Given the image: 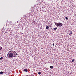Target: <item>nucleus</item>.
Masks as SVG:
<instances>
[{
  "label": "nucleus",
  "instance_id": "obj_15",
  "mask_svg": "<svg viewBox=\"0 0 76 76\" xmlns=\"http://www.w3.org/2000/svg\"><path fill=\"white\" fill-rule=\"evenodd\" d=\"M18 45H15V47H18Z\"/></svg>",
  "mask_w": 76,
  "mask_h": 76
},
{
  "label": "nucleus",
  "instance_id": "obj_13",
  "mask_svg": "<svg viewBox=\"0 0 76 76\" xmlns=\"http://www.w3.org/2000/svg\"><path fill=\"white\" fill-rule=\"evenodd\" d=\"M38 73L39 75H41V72H39Z\"/></svg>",
  "mask_w": 76,
  "mask_h": 76
},
{
  "label": "nucleus",
  "instance_id": "obj_11",
  "mask_svg": "<svg viewBox=\"0 0 76 76\" xmlns=\"http://www.w3.org/2000/svg\"><path fill=\"white\" fill-rule=\"evenodd\" d=\"M37 9H38V8L35 7L34 8V9H35V10H37Z\"/></svg>",
  "mask_w": 76,
  "mask_h": 76
},
{
  "label": "nucleus",
  "instance_id": "obj_1",
  "mask_svg": "<svg viewBox=\"0 0 76 76\" xmlns=\"http://www.w3.org/2000/svg\"><path fill=\"white\" fill-rule=\"evenodd\" d=\"M17 55V53L15 51L10 50L7 54V56L8 58H11L12 57H15Z\"/></svg>",
  "mask_w": 76,
  "mask_h": 76
},
{
  "label": "nucleus",
  "instance_id": "obj_5",
  "mask_svg": "<svg viewBox=\"0 0 76 76\" xmlns=\"http://www.w3.org/2000/svg\"><path fill=\"white\" fill-rule=\"evenodd\" d=\"M3 57H1L0 58V60H3Z\"/></svg>",
  "mask_w": 76,
  "mask_h": 76
},
{
  "label": "nucleus",
  "instance_id": "obj_10",
  "mask_svg": "<svg viewBox=\"0 0 76 76\" xmlns=\"http://www.w3.org/2000/svg\"><path fill=\"white\" fill-rule=\"evenodd\" d=\"M65 19H66V20H68V18H67V17H65Z\"/></svg>",
  "mask_w": 76,
  "mask_h": 76
},
{
  "label": "nucleus",
  "instance_id": "obj_9",
  "mask_svg": "<svg viewBox=\"0 0 76 76\" xmlns=\"http://www.w3.org/2000/svg\"><path fill=\"white\" fill-rule=\"evenodd\" d=\"M57 29V27H56V28H53L54 30H56Z\"/></svg>",
  "mask_w": 76,
  "mask_h": 76
},
{
  "label": "nucleus",
  "instance_id": "obj_16",
  "mask_svg": "<svg viewBox=\"0 0 76 76\" xmlns=\"http://www.w3.org/2000/svg\"><path fill=\"white\" fill-rule=\"evenodd\" d=\"M53 46H54V44L53 43Z\"/></svg>",
  "mask_w": 76,
  "mask_h": 76
},
{
  "label": "nucleus",
  "instance_id": "obj_14",
  "mask_svg": "<svg viewBox=\"0 0 76 76\" xmlns=\"http://www.w3.org/2000/svg\"><path fill=\"white\" fill-rule=\"evenodd\" d=\"M70 34H72V31H70Z\"/></svg>",
  "mask_w": 76,
  "mask_h": 76
},
{
  "label": "nucleus",
  "instance_id": "obj_12",
  "mask_svg": "<svg viewBox=\"0 0 76 76\" xmlns=\"http://www.w3.org/2000/svg\"><path fill=\"white\" fill-rule=\"evenodd\" d=\"M2 50V47L0 46V50Z\"/></svg>",
  "mask_w": 76,
  "mask_h": 76
},
{
  "label": "nucleus",
  "instance_id": "obj_2",
  "mask_svg": "<svg viewBox=\"0 0 76 76\" xmlns=\"http://www.w3.org/2000/svg\"><path fill=\"white\" fill-rule=\"evenodd\" d=\"M54 23L58 27V26H59V27L62 26V23H56V22H54Z\"/></svg>",
  "mask_w": 76,
  "mask_h": 76
},
{
  "label": "nucleus",
  "instance_id": "obj_17",
  "mask_svg": "<svg viewBox=\"0 0 76 76\" xmlns=\"http://www.w3.org/2000/svg\"><path fill=\"white\" fill-rule=\"evenodd\" d=\"M71 35V34L70 33L69 34V35Z\"/></svg>",
  "mask_w": 76,
  "mask_h": 76
},
{
  "label": "nucleus",
  "instance_id": "obj_6",
  "mask_svg": "<svg viewBox=\"0 0 76 76\" xmlns=\"http://www.w3.org/2000/svg\"><path fill=\"white\" fill-rule=\"evenodd\" d=\"M50 69H53V66H50Z\"/></svg>",
  "mask_w": 76,
  "mask_h": 76
},
{
  "label": "nucleus",
  "instance_id": "obj_7",
  "mask_svg": "<svg viewBox=\"0 0 76 76\" xmlns=\"http://www.w3.org/2000/svg\"><path fill=\"white\" fill-rule=\"evenodd\" d=\"M3 72H0V75H1V74H3Z\"/></svg>",
  "mask_w": 76,
  "mask_h": 76
},
{
  "label": "nucleus",
  "instance_id": "obj_18",
  "mask_svg": "<svg viewBox=\"0 0 76 76\" xmlns=\"http://www.w3.org/2000/svg\"><path fill=\"white\" fill-rule=\"evenodd\" d=\"M18 23V21H17V23Z\"/></svg>",
  "mask_w": 76,
  "mask_h": 76
},
{
  "label": "nucleus",
  "instance_id": "obj_3",
  "mask_svg": "<svg viewBox=\"0 0 76 76\" xmlns=\"http://www.w3.org/2000/svg\"><path fill=\"white\" fill-rule=\"evenodd\" d=\"M24 71L26 72L28 71V69H24Z\"/></svg>",
  "mask_w": 76,
  "mask_h": 76
},
{
  "label": "nucleus",
  "instance_id": "obj_8",
  "mask_svg": "<svg viewBox=\"0 0 76 76\" xmlns=\"http://www.w3.org/2000/svg\"><path fill=\"white\" fill-rule=\"evenodd\" d=\"M75 61V59H73L72 60V63H73Z\"/></svg>",
  "mask_w": 76,
  "mask_h": 76
},
{
  "label": "nucleus",
  "instance_id": "obj_4",
  "mask_svg": "<svg viewBox=\"0 0 76 76\" xmlns=\"http://www.w3.org/2000/svg\"><path fill=\"white\" fill-rule=\"evenodd\" d=\"M46 28L47 29H49V27L48 26H47L46 27Z\"/></svg>",
  "mask_w": 76,
  "mask_h": 76
}]
</instances>
